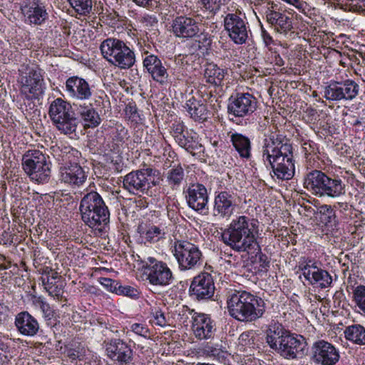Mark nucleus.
I'll return each instance as SVG.
<instances>
[{"mask_svg": "<svg viewBox=\"0 0 365 365\" xmlns=\"http://www.w3.org/2000/svg\"><path fill=\"white\" fill-rule=\"evenodd\" d=\"M182 132V127L181 125H178L175 130V133L180 134V137L181 136V133Z\"/></svg>", "mask_w": 365, "mask_h": 365, "instance_id": "obj_60", "label": "nucleus"}, {"mask_svg": "<svg viewBox=\"0 0 365 365\" xmlns=\"http://www.w3.org/2000/svg\"><path fill=\"white\" fill-rule=\"evenodd\" d=\"M118 292L119 294L130 297H136L138 295L137 290L130 286L119 287Z\"/></svg>", "mask_w": 365, "mask_h": 365, "instance_id": "obj_51", "label": "nucleus"}, {"mask_svg": "<svg viewBox=\"0 0 365 365\" xmlns=\"http://www.w3.org/2000/svg\"><path fill=\"white\" fill-rule=\"evenodd\" d=\"M359 91V85L352 80L334 81L325 87L324 98L332 101H350L358 95Z\"/></svg>", "mask_w": 365, "mask_h": 365, "instance_id": "obj_12", "label": "nucleus"}, {"mask_svg": "<svg viewBox=\"0 0 365 365\" xmlns=\"http://www.w3.org/2000/svg\"><path fill=\"white\" fill-rule=\"evenodd\" d=\"M257 99L249 93H237L229 99L228 113L235 117H244L252 113L257 108Z\"/></svg>", "mask_w": 365, "mask_h": 365, "instance_id": "obj_14", "label": "nucleus"}, {"mask_svg": "<svg viewBox=\"0 0 365 365\" xmlns=\"http://www.w3.org/2000/svg\"><path fill=\"white\" fill-rule=\"evenodd\" d=\"M204 6L210 11H215L220 9L222 4V0H202Z\"/></svg>", "mask_w": 365, "mask_h": 365, "instance_id": "obj_48", "label": "nucleus"}, {"mask_svg": "<svg viewBox=\"0 0 365 365\" xmlns=\"http://www.w3.org/2000/svg\"><path fill=\"white\" fill-rule=\"evenodd\" d=\"M215 289L213 278L207 272H202L195 277L190 287V295L198 300L210 299Z\"/></svg>", "mask_w": 365, "mask_h": 365, "instance_id": "obj_16", "label": "nucleus"}, {"mask_svg": "<svg viewBox=\"0 0 365 365\" xmlns=\"http://www.w3.org/2000/svg\"><path fill=\"white\" fill-rule=\"evenodd\" d=\"M64 285L62 281L55 283L53 285L48 287L46 289L49 295L52 296L55 299L59 301L66 302V299L64 297Z\"/></svg>", "mask_w": 365, "mask_h": 365, "instance_id": "obj_42", "label": "nucleus"}, {"mask_svg": "<svg viewBox=\"0 0 365 365\" xmlns=\"http://www.w3.org/2000/svg\"><path fill=\"white\" fill-rule=\"evenodd\" d=\"M304 186L319 197H337L345 193V185L340 179L331 178L318 170H313L306 174Z\"/></svg>", "mask_w": 365, "mask_h": 365, "instance_id": "obj_5", "label": "nucleus"}, {"mask_svg": "<svg viewBox=\"0 0 365 365\" xmlns=\"http://www.w3.org/2000/svg\"><path fill=\"white\" fill-rule=\"evenodd\" d=\"M257 221L246 216L233 220L222 233V240L237 252H248L256 241Z\"/></svg>", "mask_w": 365, "mask_h": 365, "instance_id": "obj_3", "label": "nucleus"}, {"mask_svg": "<svg viewBox=\"0 0 365 365\" xmlns=\"http://www.w3.org/2000/svg\"><path fill=\"white\" fill-rule=\"evenodd\" d=\"M15 325L18 331L25 336H34L39 329L37 320L27 312L16 315Z\"/></svg>", "mask_w": 365, "mask_h": 365, "instance_id": "obj_29", "label": "nucleus"}, {"mask_svg": "<svg viewBox=\"0 0 365 365\" xmlns=\"http://www.w3.org/2000/svg\"><path fill=\"white\" fill-rule=\"evenodd\" d=\"M283 1L294 6L298 9H303L304 2L302 0H282Z\"/></svg>", "mask_w": 365, "mask_h": 365, "instance_id": "obj_53", "label": "nucleus"}, {"mask_svg": "<svg viewBox=\"0 0 365 365\" xmlns=\"http://www.w3.org/2000/svg\"><path fill=\"white\" fill-rule=\"evenodd\" d=\"M227 74V69L220 68L217 64L214 63L207 64L204 73L206 81L215 86L222 84L225 76Z\"/></svg>", "mask_w": 365, "mask_h": 365, "instance_id": "obj_32", "label": "nucleus"}, {"mask_svg": "<svg viewBox=\"0 0 365 365\" xmlns=\"http://www.w3.org/2000/svg\"><path fill=\"white\" fill-rule=\"evenodd\" d=\"M48 115L53 125L62 133L70 135L76 132L78 120L69 103L56 98L49 106Z\"/></svg>", "mask_w": 365, "mask_h": 365, "instance_id": "obj_6", "label": "nucleus"}, {"mask_svg": "<svg viewBox=\"0 0 365 365\" xmlns=\"http://www.w3.org/2000/svg\"><path fill=\"white\" fill-rule=\"evenodd\" d=\"M139 21L145 29H148L154 26L158 23L156 18L150 15L141 16L139 19Z\"/></svg>", "mask_w": 365, "mask_h": 365, "instance_id": "obj_47", "label": "nucleus"}, {"mask_svg": "<svg viewBox=\"0 0 365 365\" xmlns=\"http://www.w3.org/2000/svg\"><path fill=\"white\" fill-rule=\"evenodd\" d=\"M173 252L181 271L194 269L201 264V251L197 245L189 241H175Z\"/></svg>", "mask_w": 365, "mask_h": 365, "instance_id": "obj_8", "label": "nucleus"}, {"mask_svg": "<svg viewBox=\"0 0 365 365\" xmlns=\"http://www.w3.org/2000/svg\"><path fill=\"white\" fill-rule=\"evenodd\" d=\"M66 90L71 98L78 100H88L92 96L89 83L78 76H71L66 80Z\"/></svg>", "mask_w": 365, "mask_h": 365, "instance_id": "obj_23", "label": "nucleus"}, {"mask_svg": "<svg viewBox=\"0 0 365 365\" xmlns=\"http://www.w3.org/2000/svg\"><path fill=\"white\" fill-rule=\"evenodd\" d=\"M125 45V43L121 40L108 38L101 43L100 49L103 58L113 65L115 62L113 59L117 58L120 49H123Z\"/></svg>", "mask_w": 365, "mask_h": 365, "instance_id": "obj_30", "label": "nucleus"}, {"mask_svg": "<svg viewBox=\"0 0 365 365\" xmlns=\"http://www.w3.org/2000/svg\"><path fill=\"white\" fill-rule=\"evenodd\" d=\"M25 71L19 70L20 93L29 100L36 99L43 93V78L37 67L26 66Z\"/></svg>", "mask_w": 365, "mask_h": 365, "instance_id": "obj_9", "label": "nucleus"}, {"mask_svg": "<svg viewBox=\"0 0 365 365\" xmlns=\"http://www.w3.org/2000/svg\"><path fill=\"white\" fill-rule=\"evenodd\" d=\"M58 277V276L55 275L41 276V279L44 289L46 290L48 289V287H51L55 283L60 282V280H57Z\"/></svg>", "mask_w": 365, "mask_h": 365, "instance_id": "obj_50", "label": "nucleus"}, {"mask_svg": "<svg viewBox=\"0 0 365 365\" xmlns=\"http://www.w3.org/2000/svg\"><path fill=\"white\" fill-rule=\"evenodd\" d=\"M33 304L36 307L41 309L45 317L50 319L53 316V312L50 305L44 302L41 297H34Z\"/></svg>", "mask_w": 365, "mask_h": 365, "instance_id": "obj_43", "label": "nucleus"}, {"mask_svg": "<svg viewBox=\"0 0 365 365\" xmlns=\"http://www.w3.org/2000/svg\"><path fill=\"white\" fill-rule=\"evenodd\" d=\"M237 207L235 195L228 191H221L215 197L213 214L215 216L229 219Z\"/></svg>", "mask_w": 365, "mask_h": 365, "instance_id": "obj_19", "label": "nucleus"}, {"mask_svg": "<svg viewBox=\"0 0 365 365\" xmlns=\"http://www.w3.org/2000/svg\"><path fill=\"white\" fill-rule=\"evenodd\" d=\"M150 284L156 286L168 285L173 279V273L166 263H158L144 271Z\"/></svg>", "mask_w": 365, "mask_h": 365, "instance_id": "obj_25", "label": "nucleus"}, {"mask_svg": "<svg viewBox=\"0 0 365 365\" xmlns=\"http://www.w3.org/2000/svg\"><path fill=\"white\" fill-rule=\"evenodd\" d=\"M256 258L258 259V263L259 264V269L261 271L267 270L269 267L270 263L268 257L265 254L259 252L256 255Z\"/></svg>", "mask_w": 365, "mask_h": 365, "instance_id": "obj_49", "label": "nucleus"}, {"mask_svg": "<svg viewBox=\"0 0 365 365\" xmlns=\"http://www.w3.org/2000/svg\"><path fill=\"white\" fill-rule=\"evenodd\" d=\"M344 334L348 340L358 344H365V329L362 326H349L346 329Z\"/></svg>", "mask_w": 365, "mask_h": 365, "instance_id": "obj_38", "label": "nucleus"}, {"mask_svg": "<svg viewBox=\"0 0 365 365\" xmlns=\"http://www.w3.org/2000/svg\"><path fill=\"white\" fill-rule=\"evenodd\" d=\"M171 27L173 34L180 38H192L200 32L198 22L186 16H180L174 19Z\"/></svg>", "mask_w": 365, "mask_h": 365, "instance_id": "obj_17", "label": "nucleus"}, {"mask_svg": "<svg viewBox=\"0 0 365 365\" xmlns=\"http://www.w3.org/2000/svg\"><path fill=\"white\" fill-rule=\"evenodd\" d=\"M225 29L230 38L237 44L246 42L248 37L247 27L243 19L237 14H228L224 19Z\"/></svg>", "mask_w": 365, "mask_h": 365, "instance_id": "obj_15", "label": "nucleus"}, {"mask_svg": "<svg viewBox=\"0 0 365 365\" xmlns=\"http://www.w3.org/2000/svg\"><path fill=\"white\" fill-rule=\"evenodd\" d=\"M136 108L135 107H133L131 106H128L126 107L125 112L128 113V112H130L131 114L136 113Z\"/></svg>", "mask_w": 365, "mask_h": 365, "instance_id": "obj_59", "label": "nucleus"}, {"mask_svg": "<svg viewBox=\"0 0 365 365\" xmlns=\"http://www.w3.org/2000/svg\"><path fill=\"white\" fill-rule=\"evenodd\" d=\"M108 356L120 365H128L133 359V351L130 347L120 339L112 341L107 345Z\"/></svg>", "mask_w": 365, "mask_h": 365, "instance_id": "obj_22", "label": "nucleus"}, {"mask_svg": "<svg viewBox=\"0 0 365 365\" xmlns=\"http://www.w3.org/2000/svg\"><path fill=\"white\" fill-rule=\"evenodd\" d=\"M168 180L173 186L179 185L184 178V171L182 167L177 166L168 173Z\"/></svg>", "mask_w": 365, "mask_h": 365, "instance_id": "obj_41", "label": "nucleus"}, {"mask_svg": "<svg viewBox=\"0 0 365 365\" xmlns=\"http://www.w3.org/2000/svg\"><path fill=\"white\" fill-rule=\"evenodd\" d=\"M190 314L191 327L195 336L200 340L212 338L215 328L211 318L205 314L195 312L193 310Z\"/></svg>", "mask_w": 365, "mask_h": 365, "instance_id": "obj_18", "label": "nucleus"}, {"mask_svg": "<svg viewBox=\"0 0 365 365\" xmlns=\"http://www.w3.org/2000/svg\"><path fill=\"white\" fill-rule=\"evenodd\" d=\"M153 175L152 168L132 171L124 177L123 187L134 195L144 193L150 187V180Z\"/></svg>", "mask_w": 365, "mask_h": 365, "instance_id": "obj_13", "label": "nucleus"}, {"mask_svg": "<svg viewBox=\"0 0 365 365\" xmlns=\"http://www.w3.org/2000/svg\"><path fill=\"white\" fill-rule=\"evenodd\" d=\"M186 105L188 113L195 120L204 122L208 118V110L205 104L192 98L187 101Z\"/></svg>", "mask_w": 365, "mask_h": 365, "instance_id": "obj_34", "label": "nucleus"}, {"mask_svg": "<svg viewBox=\"0 0 365 365\" xmlns=\"http://www.w3.org/2000/svg\"><path fill=\"white\" fill-rule=\"evenodd\" d=\"M289 333L282 324L279 323L271 324L267 330V342L272 349L276 350L280 341L284 339V336H287Z\"/></svg>", "mask_w": 365, "mask_h": 365, "instance_id": "obj_31", "label": "nucleus"}, {"mask_svg": "<svg viewBox=\"0 0 365 365\" xmlns=\"http://www.w3.org/2000/svg\"><path fill=\"white\" fill-rule=\"evenodd\" d=\"M153 319L151 322L157 326L161 327L167 325V320L164 313L158 309H153L152 311Z\"/></svg>", "mask_w": 365, "mask_h": 365, "instance_id": "obj_45", "label": "nucleus"}, {"mask_svg": "<svg viewBox=\"0 0 365 365\" xmlns=\"http://www.w3.org/2000/svg\"><path fill=\"white\" fill-rule=\"evenodd\" d=\"M264 162L268 163L278 179L289 180L294 174L292 144L277 132H272L264 140L262 146Z\"/></svg>", "mask_w": 365, "mask_h": 365, "instance_id": "obj_1", "label": "nucleus"}, {"mask_svg": "<svg viewBox=\"0 0 365 365\" xmlns=\"http://www.w3.org/2000/svg\"><path fill=\"white\" fill-rule=\"evenodd\" d=\"M80 211L83 221L100 232L109 222V210L100 195L95 191L84 195L81 201Z\"/></svg>", "mask_w": 365, "mask_h": 365, "instance_id": "obj_4", "label": "nucleus"}, {"mask_svg": "<svg viewBox=\"0 0 365 365\" xmlns=\"http://www.w3.org/2000/svg\"><path fill=\"white\" fill-rule=\"evenodd\" d=\"M68 356L72 359H76L79 357L78 353L75 350H70L68 352Z\"/></svg>", "mask_w": 365, "mask_h": 365, "instance_id": "obj_58", "label": "nucleus"}, {"mask_svg": "<svg viewBox=\"0 0 365 365\" xmlns=\"http://www.w3.org/2000/svg\"><path fill=\"white\" fill-rule=\"evenodd\" d=\"M186 199L191 208L196 211L202 210L208 202L207 189L201 184L191 185L187 190Z\"/></svg>", "mask_w": 365, "mask_h": 365, "instance_id": "obj_27", "label": "nucleus"}, {"mask_svg": "<svg viewBox=\"0 0 365 365\" xmlns=\"http://www.w3.org/2000/svg\"><path fill=\"white\" fill-rule=\"evenodd\" d=\"M314 359L322 365H334L339 359V353L335 346L324 340L314 343Z\"/></svg>", "mask_w": 365, "mask_h": 365, "instance_id": "obj_20", "label": "nucleus"}, {"mask_svg": "<svg viewBox=\"0 0 365 365\" xmlns=\"http://www.w3.org/2000/svg\"><path fill=\"white\" fill-rule=\"evenodd\" d=\"M7 315L4 311V308L0 306V325L5 323L6 321Z\"/></svg>", "mask_w": 365, "mask_h": 365, "instance_id": "obj_57", "label": "nucleus"}, {"mask_svg": "<svg viewBox=\"0 0 365 365\" xmlns=\"http://www.w3.org/2000/svg\"><path fill=\"white\" fill-rule=\"evenodd\" d=\"M68 1L80 15L86 16L92 9V0H68Z\"/></svg>", "mask_w": 365, "mask_h": 365, "instance_id": "obj_39", "label": "nucleus"}, {"mask_svg": "<svg viewBox=\"0 0 365 365\" xmlns=\"http://www.w3.org/2000/svg\"><path fill=\"white\" fill-rule=\"evenodd\" d=\"M48 275L58 276V274L57 272L52 269L51 268L46 267L43 268L42 270V276H48Z\"/></svg>", "mask_w": 365, "mask_h": 365, "instance_id": "obj_55", "label": "nucleus"}, {"mask_svg": "<svg viewBox=\"0 0 365 365\" xmlns=\"http://www.w3.org/2000/svg\"><path fill=\"white\" fill-rule=\"evenodd\" d=\"M141 229V235L143 237L149 242H156L160 240L165 238L168 229L166 227L160 225L158 226L155 225H149L143 230Z\"/></svg>", "mask_w": 365, "mask_h": 365, "instance_id": "obj_35", "label": "nucleus"}, {"mask_svg": "<svg viewBox=\"0 0 365 365\" xmlns=\"http://www.w3.org/2000/svg\"><path fill=\"white\" fill-rule=\"evenodd\" d=\"M143 66L151 75L152 78L162 86L168 83V73L161 60L155 55L150 54L145 57Z\"/></svg>", "mask_w": 365, "mask_h": 365, "instance_id": "obj_24", "label": "nucleus"}, {"mask_svg": "<svg viewBox=\"0 0 365 365\" xmlns=\"http://www.w3.org/2000/svg\"><path fill=\"white\" fill-rule=\"evenodd\" d=\"M114 60V66L121 69H127L134 65L135 56L134 52L125 44L123 49H120V53Z\"/></svg>", "mask_w": 365, "mask_h": 365, "instance_id": "obj_36", "label": "nucleus"}, {"mask_svg": "<svg viewBox=\"0 0 365 365\" xmlns=\"http://www.w3.org/2000/svg\"><path fill=\"white\" fill-rule=\"evenodd\" d=\"M261 11L267 22L281 34H287L292 29V19L284 12H280L278 6L273 1H266L260 6Z\"/></svg>", "mask_w": 365, "mask_h": 365, "instance_id": "obj_11", "label": "nucleus"}, {"mask_svg": "<svg viewBox=\"0 0 365 365\" xmlns=\"http://www.w3.org/2000/svg\"><path fill=\"white\" fill-rule=\"evenodd\" d=\"M78 113L85 121V125L87 127L94 128L101 123L99 115L91 107L80 106Z\"/></svg>", "mask_w": 365, "mask_h": 365, "instance_id": "obj_37", "label": "nucleus"}, {"mask_svg": "<svg viewBox=\"0 0 365 365\" xmlns=\"http://www.w3.org/2000/svg\"><path fill=\"white\" fill-rule=\"evenodd\" d=\"M304 348V338L302 336H294L289 333L287 336H284L276 350L284 358L294 359Z\"/></svg>", "mask_w": 365, "mask_h": 365, "instance_id": "obj_26", "label": "nucleus"}, {"mask_svg": "<svg viewBox=\"0 0 365 365\" xmlns=\"http://www.w3.org/2000/svg\"><path fill=\"white\" fill-rule=\"evenodd\" d=\"M318 214L320 215L321 221L327 223L330 222L334 215V212L331 205H323L318 207Z\"/></svg>", "mask_w": 365, "mask_h": 365, "instance_id": "obj_44", "label": "nucleus"}, {"mask_svg": "<svg viewBox=\"0 0 365 365\" xmlns=\"http://www.w3.org/2000/svg\"><path fill=\"white\" fill-rule=\"evenodd\" d=\"M232 145L242 158L249 159L251 157V142L250 140L239 133H233L231 135Z\"/></svg>", "mask_w": 365, "mask_h": 365, "instance_id": "obj_33", "label": "nucleus"}, {"mask_svg": "<svg viewBox=\"0 0 365 365\" xmlns=\"http://www.w3.org/2000/svg\"><path fill=\"white\" fill-rule=\"evenodd\" d=\"M60 180L72 186L79 187L87 179V175L83 168L77 163L65 164L59 168Z\"/></svg>", "mask_w": 365, "mask_h": 365, "instance_id": "obj_21", "label": "nucleus"}, {"mask_svg": "<svg viewBox=\"0 0 365 365\" xmlns=\"http://www.w3.org/2000/svg\"><path fill=\"white\" fill-rule=\"evenodd\" d=\"M352 297L356 306L365 315V286H357L353 291Z\"/></svg>", "mask_w": 365, "mask_h": 365, "instance_id": "obj_40", "label": "nucleus"}, {"mask_svg": "<svg viewBox=\"0 0 365 365\" xmlns=\"http://www.w3.org/2000/svg\"><path fill=\"white\" fill-rule=\"evenodd\" d=\"M262 36L266 45H269L272 42V37L268 34V32L264 29V28L262 26Z\"/></svg>", "mask_w": 365, "mask_h": 365, "instance_id": "obj_54", "label": "nucleus"}, {"mask_svg": "<svg viewBox=\"0 0 365 365\" xmlns=\"http://www.w3.org/2000/svg\"><path fill=\"white\" fill-rule=\"evenodd\" d=\"M227 308L232 318L242 322H255L262 317L265 311L263 300L245 290L229 292Z\"/></svg>", "mask_w": 365, "mask_h": 365, "instance_id": "obj_2", "label": "nucleus"}, {"mask_svg": "<svg viewBox=\"0 0 365 365\" xmlns=\"http://www.w3.org/2000/svg\"><path fill=\"white\" fill-rule=\"evenodd\" d=\"M153 0H133L138 6L147 7L151 4Z\"/></svg>", "mask_w": 365, "mask_h": 365, "instance_id": "obj_56", "label": "nucleus"}, {"mask_svg": "<svg viewBox=\"0 0 365 365\" xmlns=\"http://www.w3.org/2000/svg\"><path fill=\"white\" fill-rule=\"evenodd\" d=\"M180 143L181 144V145H182V146H185V143H184L183 142H182V140H181V139H180Z\"/></svg>", "mask_w": 365, "mask_h": 365, "instance_id": "obj_61", "label": "nucleus"}, {"mask_svg": "<svg viewBox=\"0 0 365 365\" xmlns=\"http://www.w3.org/2000/svg\"><path fill=\"white\" fill-rule=\"evenodd\" d=\"M145 264L143 265L145 271H148V268L155 265L158 263H163L162 261H158L155 258L149 257L147 258V261L145 262Z\"/></svg>", "mask_w": 365, "mask_h": 365, "instance_id": "obj_52", "label": "nucleus"}, {"mask_svg": "<svg viewBox=\"0 0 365 365\" xmlns=\"http://www.w3.org/2000/svg\"><path fill=\"white\" fill-rule=\"evenodd\" d=\"M22 165L29 178L38 183L49 180L51 169L47 157L39 150H29L22 158Z\"/></svg>", "mask_w": 365, "mask_h": 365, "instance_id": "obj_7", "label": "nucleus"}, {"mask_svg": "<svg viewBox=\"0 0 365 365\" xmlns=\"http://www.w3.org/2000/svg\"><path fill=\"white\" fill-rule=\"evenodd\" d=\"M22 13L26 19L36 25L41 24L48 17L45 6L38 1H29L21 8Z\"/></svg>", "mask_w": 365, "mask_h": 365, "instance_id": "obj_28", "label": "nucleus"}, {"mask_svg": "<svg viewBox=\"0 0 365 365\" xmlns=\"http://www.w3.org/2000/svg\"><path fill=\"white\" fill-rule=\"evenodd\" d=\"M130 329L135 334L144 338L149 337L150 330L145 324L142 323H134L131 325Z\"/></svg>", "mask_w": 365, "mask_h": 365, "instance_id": "obj_46", "label": "nucleus"}, {"mask_svg": "<svg viewBox=\"0 0 365 365\" xmlns=\"http://www.w3.org/2000/svg\"><path fill=\"white\" fill-rule=\"evenodd\" d=\"M299 269L302 272L304 278L312 285L325 289L332 284L331 274L319 267V263L312 259L303 258L299 262Z\"/></svg>", "mask_w": 365, "mask_h": 365, "instance_id": "obj_10", "label": "nucleus"}]
</instances>
